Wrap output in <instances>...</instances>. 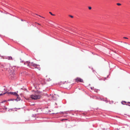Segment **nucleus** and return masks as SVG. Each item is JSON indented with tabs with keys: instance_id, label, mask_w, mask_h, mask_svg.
I'll return each mask as SVG.
<instances>
[{
	"instance_id": "obj_1",
	"label": "nucleus",
	"mask_w": 130,
	"mask_h": 130,
	"mask_svg": "<svg viewBox=\"0 0 130 130\" xmlns=\"http://www.w3.org/2000/svg\"><path fill=\"white\" fill-rule=\"evenodd\" d=\"M41 96L38 94H36L30 95V97L32 99L37 100L41 98Z\"/></svg>"
},
{
	"instance_id": "obj_2",
	"label": "nucleus",
	"mask_w": 130,
	"mask_h": 130,
	"mask_svg": "<svg viewBox=\"0 0 130 130\" xmlns=\"http://www.w3.org/2000/svg\"><path fill=\"white\" fill-rule=\"evenodd\" d=\"M25 63H27V65L29 66L32 68H37V67L39 66L38 65H37L35 64H34L33 63H30V62H26Z\"/></svg>"
},
{
	"instance_id": "obj_3",
	"label": "nucleus",
	"mask_w": 130,
	"mask_h": 130,
	"mask_svg": "<svg viewBox=\"0 0 130 130\" xmlns=\"http://www.w3.org/2000/svg\"><path fill=\"white\" fill-rule=\"evenodd\" d=\"M18 92V91H17V92H6L5 93H4L3 94H0V96L1 95H3V94H5L6 93H7L8 94H9L10 93L11 94H12L13 95H14L17 96V98H18V97L19 96V95H18V94H17V93Z\"/></svg>"
},
{
	"instance_id": "obj_4",
	"label": "nucleus",
	"mask_w": 130,
	"mask_h": 130,
	"mask_svg": "<svg viewBox=\"0 0 130 130\" xmlns=\"http://www.w3.org/2000/svg\"><path fill=\"white\" fill-rule=\"evenodd\" d=\"M75 81L77 83L83 82V81L82 79L79 77L75 79Z\"/></svg>"
},
{
	"instance_id": "obj_5",
	"label": "nucleus",
	"mask_w": 130,
	"mask_h": 130,
	"mask_svg": "<svg viewBox=\"0 0 130 130\" xmlns=\"http://www.w3.org/2000/svg\"><path fill=\"white\" fill-rule=\"evenodd\" d=\"M6 58L10 60H12L13 59L12 57L11 56L8 57Z\"/></svg>"
},
{
	"instance_id": "obj_6",
	"label": "nucleus",
	"mask_w": 130,
	"mask_h": 130,
	"mask_svg": "<svg viewBox=\"0 0 130 130\" xmlns=\"http://www.w3.org/2000/svg\"><path fill=\"white\" fill-rule=\"evenodd\" d=\"M56 95H54V96H52V98L54 99V100H56V99L55 98V96Z\"/></svg>"
},
{
	"instance_id": "obj_7",
	"label": "nucleus",
	"mask_w": 130,
	"mask_h": 130,
	"mask_svg": "<svg viewBox=\"0 0 130 130\" xmlns=\"http://www.w3.org/2000/svg\"><path fill=\"white\" fill-rule=\"evenodd\" d=\"M49 13L51 15H53V16H55V14H53L51 12H49Z\"/></svg>"
},
{
	"instance_id": "obj_8",
	"label": "nucleus",
	"mask_w": 130,
	"mask_h": 130,
	"mask_svg": "<svg viewBox=\"0 0 130 130\" xmlns=\"http://www.w3.org/2000/svg\"><path fill=\"white\" fill-rule=\"evenodd\" d=\"M0 67L1 68H3L4 67V66L3 65L0 64Z\"/></svg>"
},
{
	"instance_id": "obj_9",
	"label": "nucleus",
	"mask_w": 130,
	"mask_h": 130,
	"mask_svg": "<svg viewBox=\"0 0 130 130\" xmlns=\"http://www.w3.org/2000/svg\"><path fill=\"white\" fill-rule=\"evenodd\" d=\"M117 4L118 6H120L121 5V4L119 3H117Z\"/></svg>"
},
{
	"instance_id": "obj_10",
	"label": "nucleus",
	"mask_w": 130,
	"mask_h": 130,
	"mask_svg": "<svg viewBox=\"0 0 130 130\" xmlns=\"http://www.w3.org/2000/svg\"><path fill=\"white\" fill-rule=\"evenodd\" d=\"M47 80L48 81H50L51 80V79L50 78H49L48 79H47Z\"/></svg>"
},
{
	"instance_id": "obj_11",
	"label": "nucleus",
	"mask_w": 130,
	"mask_h": 130,
	"mask_svg": "<svg viewBox=\"0 0 130 130\" xmlns=\"http://www.w3.org/2000/svg\"><path fill=\"white\" fill-rule=\"evenodd\" d=\"M89 9L90 10L91 9V7H88Z\"/></svg>"
},
{
	"instance_id": "obj_12",
	"label": "nucleus",
	"mask_w": 130,
	"mask_h": 130,
	"mask_svg": "<svg viewBox=\"0 0 130 130\" xmlns=\"http://www.w3.org/2000/svg\"><path fill=\"white\" fill-rule=\"evenodd\" d=\"M69 16L71 17V18H72L73 17V16L71 15H69Z\"/></svg>"
},
{
	"instance_id": "obj_13",
	"label": "nucleus",
	"mask_w": 130,
	"mask_h": 130,
	"mask_svg": "<svg viewBox=\"0 0 130 130\" xmlns=\"http://www.w3.org/2000/svg\"><path fill=\"white\" fill-rule=\"evenodd\" d=\"M36 14L37 15H38L39 16V17H42V18H44V17H42V16H40V15H37V14Z\"/></svg>"
},
{
	"instance_id": "obj_14",
	"label": "nucleus",
	"mask_w": 130,
	"mask_h": 130,
	"mask_svg": "<svg viewBox=\"0 0 130 130\" xmlns=\"http://www.w3.org/2000/svg\"><path fill=\"white\" fill-rule=\"evenodd\" d=\"M123 38L124 39H128V38H127V37H124Z\"/></svg>"
},
{
	"instance_id": "obj_15",
	"label": "nucleus",
	"mask_w": 130,
	"mask_h": 130,
	"mask_svg": "<svg viewBox=\"0 0 130 130\" xmlns=\"http://www.w3.org/2000/svg\"><path fill=\"white\" fill-rule=\"evenodd\" d=\"M98 91V90H95V92H97Z\"/></svg>"
}]
</instances>
